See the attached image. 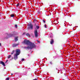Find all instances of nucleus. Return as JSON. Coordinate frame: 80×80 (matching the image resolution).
Wrapping results in <instances>:
<instances>
[{
  "label": "nucleus",
  "mask_w": 80,
  "mask_h": 80,
  "mask_svg": "<svg viewBox=\"0 0 80 80\" xmlns=\"http://www.w3.org/2000/svg\"><path fill=\"white\" fill-rule=\"evenodd\" d=\"M19 3H18V4H17V5H16V7H18V6H19Z\"/></svg>",
  "instance_id": "2eb2a0df"
},
{
  "label": "nucleus",
  "mask_w": 80,
  "mask_h": 80,
  "mask_svg": "<svg viewBox=\"0 0 80 80\" xmlns=\"http://www.w3.org/2000/svg\"><path fill=\"white\" fill-rule=\"evenodd\" d=\"M53 43V39L51 40V41L50 42L51 44H52Z\"/></svg>",
  "instance_id": "1a4fd4ad"
},
{
  "label": "nucleus",
  "mask_w": 80,
  "mask_h": 80,
  "mask_svg": "<svg viewBox=\"0 0 80 80\" xmlns=\"http://www.w3.org/2000/svg\"><path fill=\"white\" fill-rule=\"evenodd\" d=\"M11 75H13V73H12Z\"/></svg>",
  "instance_id": "5701e85b"
},
{
  "label": "nucleus",
  "mask_w": 80,
  "mask_h": 80,
  "mask_svg": "<svg viewBox=\"0 0 80 80\" xmlns=\"http://www.w3.org/2000/svg\"><path fill=\"white\" fill-rule=\"evenodd\" d=\"M26 35L27 36L29 37H30V34L28 33H27V34H26Z\"/></svg>",
  "instance_id": "9d476101"
},
{
  "label": "nucleus",
  "mask_w": 80,
  "mask_h": 80,
  "mask_svg": "<svg viewBox=\"0 0 80 80\" xmlns=\"http://www.w3.org/2000/svg\"><path fill=\"white\" fill-rule=\"evenodd\" d=\"M15 15L14 14H11V17H14Z\"/></svg>",
  "instance_id": "9b49d317"
},
{
  "label": "nucleus",
  "mask_w": 80,
  "mask_h": 80,
  "mask_svg": "<svg viewBox=\"0 0 80 80\" xmlns=\"http://www.w3.org/2000/svg\"><path fill=\"white\" fill-rule=\"evenodd\" d=\"M13 53H14V51H13L11 53V54L12 55V54H13Z\"/></svg>",
  "instance_id": "ddd939ff"
},
{
  "label": "nucleus",
  "mask_w": 80,
  "mask_h": 80,
  "mask_svg": "<svg viewBox=\"0 0 80 80\" xmlns=\"http://www.w3.org/2000/svg\"><path fill=\"white\" fill-rule=\"evenodd\" d=\"M12 57V56L11 55H9L8 56V58H10V57Z\"/></svg>",
  "instance_id": "f8f14e48"
},
{
  "label": "nucleus",
  "mask_w": 80,
  "mask_h": 80,
  "mask_svg": "<svg viewBox=\"0 0 80 80\" xmlns=\"http://www.w3.org/2000/svg\"><path fill=\"white\" fill-rule=\"evenodd\" d=\"M22 60H23V61H24V59L23 58L22 59Z\"/></svg>",
  "instance_id": "aec40b11"
},
{
  "label": "nucleus",
  "mask_w": 80,
  "mask_h": 80,
  "mask_svg": "<svg viewBox=\"0 0 80 80\" xmlns=\"http://www.w3.org/2000/svg\"><path fill=\"white\" fill-rule=\"evenodd\" d=\"M16 54H14V59L15 60H17L18 58V55H20V49H17L16 50Z\"/></svg>",
  "instance_id": "f03ea898"
},
{
  "label": "nucleus",
  "mask_w": 80,
  "mask_h": 80,
  "mask_svg": "<svg viewBox=\"0 0 80 80\" xmlns=\"http://www.w3.org/2000/svg\"><path fill=\"white\" fill-rule=\"evenodd\" d=\"M6 36H7L6 38H8V37H12L13 36L12 34H5Z\"/></svg>",
  "instance_id": "7ed1b4c3"
},
{
  "label": "nucleus",
  "mask_w": 80,
  "mask_h": 80,
  "mask_svg": "<svg viewBox=\"0 0 80 80\" xmlns=\"http://www.w3.org/2000/svg\"><path fill=\"white\" fill-rule=\"evenodd\" d=\"M8 62V60H7L6 62L5 63H7Z\"/></svg>",
  "instance_id": "412c9836"
},
{
  "label": "nucleus",
  "mask_w": 80,
  "mask_h": 80,
  "mask_svg": "<svg viewBox=\"0 0 80 80\" xmlns=\"http://www.w3.org/2000/svg\"><path fill=\"white\" fill-rule=\"evenodd\" d=\"M50 63L52 64V62H50Z\"/></svg>",
  "instance_id": "b1692460"
},
{
  "label": "nucleus",
  "mask_w": 80,
  "mask_h": 80,
  "mask_svg": "<svg viewBox=\"0 0 80 80\" xmlns=\"http://www.w3.org/2000/svg\"><path fill=\"white\" fill-rule=\"evenodd\" d=\"M15 27L17 28V25H15Z\"/></svg>",
  "instance_id": "6ab92c4d"
},
{
  "label": "nucleus",
  "mask_w": 80,
  "mask_h": 80,
  "mask_svg": "<svg viewBox=\"0 0 80 80\" xmlns=\"http://www.w3.org/2000/svg\"><path fill=\"white\" fill-rule=\"evenodd\" d=\"M0 63L1 64H2V65H3V66H4V67H5V63L4 62H3L1 61L0 62Z\"/></svg>",
  "instance_id": "423d86ee"
},
{
  "label": "nucleus",
  "mask_w": 80,
  "mask_h": 80,
  "mask_svg": "<svg viewBox=\"0 0 80 80\" xmlns=\"http://www.w3.org/2000/svg\"><path fill=\"white\" fill-rule=\"evenodd\" d=\"M36 28L37 29H38V28H39V26H36Z\"/></svg>",
  "instance_id": "4468645a"
},
{
  "label": "nucleus",
  "mask_w": 80,
  "mask_h": 80,
  "mask_svg": "<svg viewBox=\"0 0 80 80\" xmlns=\"http://www.w3.org/2000/svg\"><path fill=\"white\" fill-rule=\"evenodd\" d=\"M1 45H2V44H1V43H0V47H1L2 46Z\"/></svg>",
  "instance_id": "4be33fe9"
},
{
  "label": "nucleus",
  "mask_w": 80,
  "mask_h": 80,
  "mask_svg": "<svg viewBox=\"0 0 80 80\" xmlns=\"http://www.w3.org/2000/svg\"><path fill=\"white\" fill-rule=\"evenodd\" d=\"M17 45H18V44H13V47H16V46H17Z\"/></svg>",
  "instance_id": "6e6552de"
},
{
  "label": "nucleus",
  "mask_w": 80,
  "mask_h": 80,
  "mask_svg": "<svg viewBox=\"0 0 80 80\" xmlns=\"http://www.w3.org/2000/svg\"><path fill=\"white\" fill-rule=\"evenodd\" d=\"M37 33V30H35L34 32V34L36 37H38V34Z\"/></svg>",
  "instance_id": "39448f33"
},
{
  "label": "nucleus",
  "mask_w": 80,
  "mask_h": 80,
  "mask_svg": "<svg viewBox=\"0 0 80 80\" xmlns=\"http://www.w3.org/2000/svg\"><path fill=\"white\" fill-rule=\"evenodd\" d=\"M6 80H9V78H6Z\"/></svg>",
  "instance_id": "f3484780"
},
{
  "label": "nucleus",
  "mask_w": 80,
  "mask_h": 80,
  "mask_svg": "<svg viewBox=\"0 0 80 80\" xmlns=\"http://www.w3.org/2000/svg\"><path fill=\"white\" fill-rule=\"evenodd\" d=\"M22 43L29 45L30 47H25L26 48H27V49H29L30 48L32 49L33 48H35V47H36V46H35V45L34 43H32V42H30V41L26 39L24 40V42H23Z\"/></svg>",
  "instance_id": "f257e3e1"
},
{
  "label": "nucleus",
  "mask_w": 80,
  "mask_h": 80,
  "mask_svg": "<svg viewBox=\"0 0 80 80\" xmlns=\"http://www.w3.org/2000/svg\"><path fill=\"white\" fill-rule=\"evenodd\" d=\"M18 37H16L15 38V41L17 42L18 40Z\"/></svg>",
  "instance_id": "0eeeda50"
},
{
  "label": "nucleus",
  "mask_w": 80,
  "mask_h": 80,
  "mask_svg": "<svg viewBox=\"0 0 80 80\" xmlns=\"http://www.w3.org/2000/svg\"><path fill=\"white\" fill-rule=\"evenodd\" d=\"M44 27L45 28H47V25H44Z\"/></svg>",
  "instance_id": "a211bd4d"
},
{
  "label": "nucleus",
  "mask_w": 80,
  "mask_h": 80,
  "mask_svg": "<svg viewBox=\"0 0 80 80\" xmlns=\"http://www.w3.org/2000/svg\"><path fill=\"white\" fill-rule=\"evenodd\" d=\"M43 22L44 23H45V21L44 20H43Z\"/></svg>",
  "instance_id": "dca6fc26"
},
{
  "label": "nucleus",
  "mask_w": 80,
  "mask_h": 80,
  "mask_svg": "<svg viewBox=\"0 0 80 80\" xmlns=\"http://www.w3.org/2000/svg\"><path fill=\"white\" fill-rule=\"evenodd\" d=\"M28 29H30L31 28V29H32L33 28V25L32 24H29L28 25Z\"/></svg>",
  "instance_id": "20e7f679"
}]
</instances>
